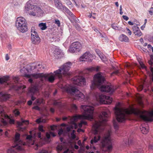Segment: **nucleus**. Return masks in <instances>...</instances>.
Masks as SVG:
<instances>
[{"label": "nucleus", "instance_id": "bf43d9fd", "mask_svg": "<svg viewBox=\"0 0 153 153\" xmlns=\"http://www.w3.org/2000/svg\"><path fill=\"white\" fill-rule=\"evenodd\" d=\"M122 6L121 5L120 6V15H122L123 13V12L122 11Z\"/></svg>", "mask_w": 153, "mask_h": 153}, {"label": "nucleus", "instance_id": "cd10ccee", "mask_svg": "<svg viewBox=\"0 0 153 153\" xmlns=\"http://www.w3.org/2000/svg\"><path fill=\"white\" fill-rule=\"evenodd\" d=\"M140 129L142 133L144 134H147L149 131L147 127L146 128L145 127H144L143 125H141L140 126Z\"/></svg>", "mask_w": 153, "mask_h": 153}, {"label": "nucleus", "instance_id": "13d9d810", "mask_svg": "<svg viewBox=\"0 0 153 153\" xmlns=\"http://www.w3.org/2000/svg\"><path fill=\"white\" fill-rule=\"evenodd\" d=\"M32 137L31 135H28L26 137V139L29 140H31Z\"/></svg>", "mask_w": 153, "mask_h": 153}, {"label": "nucleus", "instance_id": "6ab92c4d", "mask_svg": "<svg viewBox=\"0 0 153 153\" xmlns=\"http://www.w3.org/2000/svg\"><path fill=\"white\" fill-rule=\"evenodd\" d=\"M44 78L45 81H47L49 82L53 83L55 79V76L50 74H44Z\"/></svg>", "mask_w": 153, "mask_h": 153}, {"label": "nucleus", "instance_id": "774afa93", "mask_svg": "<svg viewBox=\"0 0 153 153\" xmlns=\"http://www.w3.org/2000/svg\"><path fill=\"white\" fill-rule=\"evenodd\" d=\"M42 122V121H41V119L40 118L36 120V122L39 123H40Z\"/></svg>", "mask_w": 153, "mask_h": 153}, {"label": "nucleus", "instance_id": "864d4df0", "mask_svg": "<svg viewBox=\"0 0 153 153\" xmlns=\"http://www.w3.org/2000/svg\"><path fill=\"white\" fill-rule=\"evenodd\" d=\"M29 14L30 15L33 16H35L36 15V13L33 11L30 12Z\"/></svg>", "mask_w": 153, "mask_h": 153}, {"label": "nucleus", "instance_id": "de8ad7c7", "mask_svg": "<svg viewBox=\"0 0 153 153\" xmlns=\"http://www.w3.org/2000/svg\"><path fill=\"white\" fill-rule=\"evenodd\" d=\"M32 109H35L39 111H40V108L38 106H36L33 107L32 108Z\"/></svg>", "mask_w": 153, "mask_h": 153}, {"label": "nucleus", "instance_id": "09e8293b", "mask_svg": "<svg viewBox=\"0 0 153 153\" xmlns=\"http://www.w3.org/2000/svg\"><path fill=\"white\" fill-rule=\"evenodd\" d=\"M21 121L22 123H25L26 125L29 124V121L28 120H24L22 118H21Z\"/></svg>", "mask_w": 153, "mask_h": 153}, {"label": "nucleus", "instance_id": "9d476101", "mask_svg": "<svg viewBox=\"0 0 153 153\" xmlns=\"http://www.w3.org/2000/svg\"><path fill=\"white\" fill-rule=\"evenodd\" d=\"M82 48L81 44L78 42L73 43L70 47L69 51L71 53L79 52Z\"/></svg>", "mask_w": 153, "mask_h": 153}, {"label": "nucleus", "instance_id": "a19ab883", "mask_svg": "<svg viewBox=\"0 0 153 153\" xmlns=\"http://www.w3.org/2000/svg\"><path fill=\"white\" fill-rule=\"evenodd\" d=\"M43 100L42 99H37L36 101V102L37 104H41L42 103Z\"/></svg>", "mask_w": 153, "mask_h": 153}, {"label": "nucleus", "instance_id": "69168bd1", "mask_svg": "<svg viewBox=\"0 0 153 153\" xmlns=\"http://www.w3.org/2000/svg\"><path fill=\"white\" fill-rule=\"evenodd\" d=\"M47 151L45 150H41L39 153H48Z\"/></svg>", "mask_w": 153, "mask_h": 153}, {"label": "nucleus", "instance_id": "b1692460", "mask_svg": "<svg viewBox=\"0 0 153 153\" xmlns=\"http://www.w3.org/2000/svg\"><path fill=\"white\" fill-rule=\"evenodd\" d=\"M108 116V114L105 111H102V115L100 116L101 122H104L107 121V118ZM101 122H100V123Z\"/></svg>", "mask_w": 153, "mask_h": 153}, {"label": "nucleus", "instance_id": "412c9836", "mask_svg": "<svg viewBox=\"0 0 153 153\" xmlns=\"http://www.w3.org/2000/svg\"><path fill=\"white\" fill-rule=\"evenodd\" d=\"M26 23V20L24 18L21 16L17 18L16 21V26L21 25Z\"/></svg>", "mask_w": 153, "mask_h": 153}, {"label": "nucleus", "instance_id": "f8f14e48", "mask_svg": "<svg viewBox=\"0 0 153 153\" xmlns=\"http://www.w3.org/2000/svg\"><path fill=\"white\" fill-rule=\"evenodd\" d=\"M73 83L79 86H83L85 84V78L81 76H77L74 78Z\"/></svg>", "mask_w": 153, "mask_h": 153}, {"label": "nucleus", "instance_id": "f03ea898", "mask_svg": "<svg viewBox=\"0 0 153 153\" xmlns=\"http://www.w3.org/2000/svg\"><path fill=\"white\" fill-rule=\"evenodd\" d=\"M61 88L63 91L73 96L74 98L79 101H82L85 98L84 95L75 87L69 85H66L62 87Z\"/></svg>", "mask_w": 153, "mask_h": 153}, {"label": "nucleus", "instance_id": "49530a36", "mask_svg": "<svg viewBox=\"0 0 153 153\" xmlns=\"http://www.w3.org/2000/svg\"><path fill=\"white\" fill-rule=\"evenodd\" d=\"M1 122L4 126H6L7 124V123L6 120H4V119H2L1 120Z\"/></svg>", "mask_w": 153, "mask_h": 153}, {"label": "nucleus", "instance_id": "8fccbe9b", "mask_svg": "<svg viewBox=\"0 0 153 153\" xmlns=\"http://www.w3.org/2000/svg\"><path fill=\"white\" fill-rule=\"evenodd\" d=\"M73 128V127L72 126H68V127H67L66 129V131L67 132H68L70 131L71 128Z\"/></svg>", "mask_w": 153, "mask_h": 153}, {"label": "nucleus", "instance_id": "37998d69", "mask_svg": "<svg viewBox=\"0 0 153 153\" xmlns=\"http://www.w3.org/2000/svg\"><path fill=\"white\" fill-rule=\"evenodd\" d=\"M54 23L56 24H57L58 26H59V27L60 26V21L58 19H55Z\"/></svg>", "mask_w": 153, "mask_h": 153}, {"label": "nucleus", "instance_id": "2f4dec72", "mask_svg": "<svg viewBox=\"0 0 153 153\" xmlns=\"http://www.w3.org/2000/svg\"><path fill=\"white\" fill-rule=\"evenodd\" d=\"M13 113L15 117H17L20 114V112L18 111L17 109H15L13 111Z\"/></svg>", "mask_w": 153, "mask_h": 153}, {"label": "nucleus", "instance_id": "a878e982", "mask_svg": "<svg viewBox=\"0 0 153 153\" xmlns=\"http://www.w3.org/2000/svg\"><path fill=\"white\" fill-rule=\"evenodd\" d=\"M119 40L121 42H129L128 38L125 35L122 34L119 37Z\"/></svg>", "mask_w": 153, "mask_h": 153}, {"label": "nucleus", "instance_id": "1a4fd4ad", "mask_svg": "<svg viewBox=\"0 0 153 153\" xmlns=\"http://www.w3.org/2000/svg\"><path fill=\"white\" fill-rule=\"evenodd\" d=\"M30 33L32 43L35 45H38L40 42V39L35 30L34 27H32L31 28Z\"/></svg>", "mask_w": 153, "mask_h": 153}, {"label": "nucleus", "instance_id": "423d86ee", "mask_svg": "<svg viewBox=\"0 0 153 153\" xmlns=\"http://www.w3.org/2000/svg\"><path fill=\"white\" fill-rule=\"evenodd\" d=\"M115 114L116 119L119 122H124L126 120V115L130 114L127 110H122L119 108L115 107Z\"/></svg>", "mask_w": 153, "mask_h": 153}, {"label": "nucleus", "instance_id": "393cba45", "mask_svg": "<svg viewBox=\"0 0 153 153\" xmlns=\"http://www.w3.org/2000/svg\"><path fill=\"white\" fill-rule=\"evenodd\" d=\"M132 142V140H131L129 141V140L126 138L123 141L121 145L123 146H128L130 144H131Z\"/></svg>", "mask_w": 153, "mask_h": 153}, {"label": "nucleus", "instance_id": "2eb2a0df", "mask_svg": "<svg viewBox=\"0 0 153 153\" xmlns=\"http://www.w3.org/2000/svg\"><path fill=\"white\" fill-rule=\"evenodd\" d=\"M100 90L102 92H110L111 93H112L114 91V89L109 85H102L100 87Z\"/></svg>", "mask_w": 153, "mask_h": 153}, {"label": "nucleus", "instance_id": "c756f323", "mask_svg": "<svg viewBox=\"0 0 153 153\" xmlns=\"http://www.w3.org/2000/svg\"><path fill=\"white\" fill-rule=\"evenodd\" d=\"M9 77H6L4 78H0V83L3 84L6 82L8 80Z\"/></svg>", "mask_w": 153, "mask_h": 153}, {"label": "nucleus", "instance_id": "a211bd4d", "mask_svg": "<svg viewBox=\"0 0 153 153\" xmlns=\"http://www.w3.org/2000/svg\"><path fill=\"white\" fill-rule=\"evenodd\" d=\"M16 27L17 29L22 33L26 32L28 30V26L27 23Z\"/></svg>", "mask_w": 153, "mask_h": 153}, {"label": "nucleus", "instance_id": "680f3d73", "mask_svg": "<svg viewBox=\"0 0 153 153\" xmlns=\"http://www.w3.org/2000/svg\"><path fill=\"white\" fill-rule=\"evenodd\" d=\"M126 29L127 30V31H128V34L129 35H131V31H130V30L127 27V28H126Z\"/></svg>", "mask_w": 153, "mask_h": 153}, {"label": "nucleus", "instance_id": "9b49d317", "mask_svg": "<svg viewBox=\"0 0 153 153\" xmlns=\"http://www.w3.org/2000/svg\"><path fill=\"white\" fill-rule=\"evenodd\" d=\"M101 123H100L98 124V123H96L94 126L96 128V129L94 131V134L96 135L94 137V139H92L91 141V143L93 144L94 143H96L99 141L100 138V136L97 135L98 133V130L99 128L101 126Z\"/></svg>", "mask_w": 153, "mask_h": 153}, {"label": "nucleus", "instance_id": "4468645a", "mask_svg": "<svg viewBox=\"0 0 153 153\" xmlns=\"http://www.w3.org/2000/svg\"><path fill=\"white\" fill-rule=\"evenodd\" d=\"M44 75L43 73H35L31 74H25L24 76L28 78L33 77L35 79L40 78L42 82L43 81V78H44Z\"/></svg>", "mask_w": 153, "mask_h": 153}, {"label": "nucleus", "instance_id": "39448f33", "mask_svg": "<svg viewBox=\"0 0 153 153\" xmlns=\"http://www.w3.org/2000/svg\"><path fill=\"white\" fill-rule=\"evenodd\" d=\"M105 79L101 73L96 74L94 77V80L91 82L90 87L91 89H94L97 86L101 85L104 82Z\"/></svg>", "mask_w": 153, "mask_h": 153}, {"label": "nucleus", "instance_id": "bb28decb", "mask_svg": "<svg viewBox=\"0 0 153 153\" xmlns=\"http://www.w3.org/2000/svg\"><path fill=\"white\" fill-rule=\"evenodd\" d=\"M54 1L56 7L59 9H61L63 6L60 1L59 0H54Z\"/></svg>", "mask_w": 153, "mask_h": 153}, {"label": "nucleus", "instance_id": "20e7f679", "mask_svg": "<svg viewBox=\"0 0 153 153\" xmlns=\"http://www.w3.org/2000/svg\"><path fill=\"white\" fill-rule=\"evenodd\" d=\"M134 114L138 116L142 120L145 121H153V111L147 112L145 111L137 110L134 111Z\"/></svg>", "mask_w": 153, "mask_h": 153}, {"label": "nucleus", "instance_id": "c85d7f7f", "mask_svg": "<svg viewBox=\"0 0 153 153\" xmlns=\"http://www.w3.org/2000/svg\"><path fill=\"white\" fill-rule=\"evenodd\" d=\"M39 26L40 29L42 30H45L47 27L46 23H43L42 22L40 23L39 25Z\"/></svg>", "mask_w": 153, "mask_h": 153}, {"label": "nucleus", "instance_id": "c03bdc74", "mask_svg": "<svg viewBox=\"0 0 153 153\" xmlns=\"http://www.w3.org/2000/svg\"><path fill=\"white\" fill-rule=\"evenodd\" d=\"M13 79L16 83L18 82L19 79L18 76H14L13 77Z\"/></svg>", "mask_w": 153, "mask_h": 153}, {"label": "nucleus", "instance_id": "0e129e2a", "mask_svg": "<svg viewBox=\"0 0 153 153\" xmlns=\"http://www.w3.org/2000/svg\"><path fill=\"white\" fill-rule=\"evenodd\" d=\"M63 130L62 129H60L59 131L58 134L59 135H60L62 134L63 132Z\"/></svg>", "mask_w": 153, "mask_h": 153}, {"label": "nucleus", "instance_id": "72a5a7b5", "mask_svg": "<svg viewBox=\"0 0 153 153\" xmlns=\"http://www.w3.org/2000/svg\"><path fill=\"white\" fill-rule=\"evenodd\" d=\"M100 68V67L99 66H97L95 68L92 67L91 68H89V70L91 71H99Z\"/></svg>", "mask_w": 153, "mask_h": 153}, {"label": "nucleus", "instance_id": "4be33fe9", "mask_svg": "<svg viewBox=\"0 0 153 153\" xmlns=\"http://www.w3.org/2000/svg\"><path fill=\"white\" fill-rule=\"evenodd\" d=\"M42 85L43 84L34 85L31 88L29 91L30 93L34 94L35 92L38 91L42 88Z\"/></svg>", "mask_w": 153, "mask_h": 153}, {"label": "nucleus", "instance_id": "6e6d98bb", "mask_svg": "<svg viewBox=\"0 0 153 153\" xmlns=\"http://www.w3.org/2000/svg\"><path fill=\"white\" fill-rule=\"evenodd\" d=\"M71 137L72 139H74L76 137V135L74 134H73V133H72L71 134Z\"/></svg>", "mask_w": 153, "mask_h": 153}, {"label": "nucleus", "instance_id": "58836bf2", "mask_svg": "<svg viewBox=\"0 0 153 153\" xmlns=\"http://www.w3.org/2000/svg\"><path fill=\"white\" fill-rule=\"evenodd\" d=\"M67 14L70 16L73 19H74L75 18V16L70 10Z\"/></svg>", "mask_w": 153, "mask_h": 153}, {"label": "nucleus", "instance_id": "f3484780", "mask_svg": "<svg viewBox=\"0 0 153 153\" xmlns=\"http://www.w3.org/2000/svg\"><path fill=\"white\" fill-rule=\"evenodd\" d=\"M99 98L100 102L103 103H105V101L107 100L109 101L108 104H110L112 102V99L109 96H106L103 94L99 95Z\"/></svg>", "mask_w": 153, "mask_h": 153}, {"label": "nucleus", "instance_id": "4c0bfd02", "mask_svg": "<svg viewBox=\"0 0 153 153\" xmlns=\"http://www.w3.org/2000/svg\"><path fill=\"white\" fill-rule=\"evenodd\" d=\"M56 149L58 151H61L63 149V147L61 145H59L56 147Z\"/></svg>", "mask_w": 153, "mask_h": 153}, {"label": "nucleus", "instance_id": "7ed1b4c3", "mask_svg": "<svg viewBox=\"0 0 153 153\" xmlns=\"http://www.w3.org/2000/svg\"><path fill=\"white\" fill-rule=\"evenodd\" d=\"M72 65V63L70 62L64 64L59 69L54 71L55 76L59 79L61 78L63 76H69L71 74L69 71Z\"/></svg>", "mask_w": 153, "mask_h": 153}, {"label": "nucleus", "instance_id": "ea45409f", "mask_svg": "<svg viewBox=\"0 0 153 153\" xmlns=\"http://www.w3.org/2000/svg\"><path fill=\"white\" fill-rule=\"evenodd\" d=\"M63 11L68 14L70 10L65 6L63 7Z\"/></svg>", "mask_w": 153, "mask_h": 153}, {"label": "nucleus", "instance_id": "f257e3e1", "mask_svg": "<svg viewBox=\"0 0 153 153\" xmlns=\"http://www.w3.org/2000/svg\"><path fill=\"white\" fill-rule=\"evenodd\" d=\"M82 111H83V114L76 115L73 117H70L71 123L74 124L76 127V124L75 122L78 119L91 120L93 119L94 108L89 105H82L81 106Z\"/></svg>", "mask_w": 153, "mask_h": 153}, {"label": "nucleus", "instance_id": "5701e85b", "mask_svg": "<svg viewBox=\"0 0 153 153\" xmlns=\"http://www.w3.org/2000/svg\"><path fill=\"white\" fill-rule=\"evenodd\" d=\"M10 97V95L2 92L0 93V101H5Z\"/></svg>", "mask_w": 153, "mask_h": 153}, {"label": "nucleus", "instance_id": "0eeeda50", "mask_svg": "<svg viewBox=\"0 0 153 153\" xmlns=\"http://www.w3.org/2000/svg\"><path fill=\"white\" fill-rule=\"evenodd\" d=\"M112 141L110 132L108 131L103 137L102 141V146L106 148L108 151L111 150L112 147Z\"/></svg>", "mask_w": 153, "mask_h": 153}, {"label": "nucleus", "instance_id": "473e14b6", "mask_svg": "<svg viewBox=\"0 0 153 153\" xmlns=\"http://www.w3.org/2000/svg\"><path fill=\"white\" fill-rule=\"evenodd\" d=\"M53 105L58 107H60L62 105V103L59 101L55 100L53 102Z\"/></svg>", "mask_w": 153, "mask_h": 153}, {"label": "nucleus", "instance_id": "e433bc0d", "mask_svg": "<svg viewBox=\"0 0 153 153\" xmlns=\"http://www.w3.org/2000/svg\"><path fill=\"white\" fill-rule=\"evenodd\" d=\"M58 37H59L56 36H55L51 38V39L52 40V41L55 42L56 41H58L59 40V39Z\"/></svg>", "mask_w": 153, "mask_h": 153}, {"label": "nucleus", "instance_id": "c9c22d12", "mask_svg": "<svg viewBox=\"0 0 153 153\" xmlns=\"http://www.w3.org/2000/svg\"><path fill=\"white\" fill-rule=\"evenodd\" d=\"M61 53V51L58 49L56 48L54 50V53L56 55H59Z\"/></svg>", "mask_w": 153, "mask_h": 153}, {"label": "nucleus", "instance_id": "052dcab7", "mask_svg": "<svg viewBox=\"0 0 153 153\" xmlns=\"http://www.w3.org/2000/svg\"><path fill=\"white\" fill-rule=\"evenodd\" d=\"M122 17L126 21L128 20L129 19L128 17L126 16L123 15V16Z\"/></svg>", "mask_w": 153, "mask_h": 153}, {"label": "nucleus", "instance_id": "7c9ffc66", "mask_svg": "<svg viewBox=\"0 0 153 153\" xmlns=\"http://www.w3.org/2000/svg\"><path fill=\"white\" fill-rule=\"evenodd\" d=\"M111 27L114 29L117 30H120L121 29V27H120L117 26L114 24L111 25Z\"/></svg>", "mask_w": 153, "mask_h": 153}, {"label": "nucleus", "instance_id": "aec40b11", "mask_svg": "<svg viewBox=\"0 0 153 153\" xmlns=\"http://www.w3.org/2000/svg\"><path fill=\"white\" fill-rule=\"evenodd\" d=\"M133 33L136 36L138 37L141 36L142 33L141 31L139 28L136 25L133 26L132 27Z\"/></svg>", "mask_w": 153, "mask_h": 153}, {"label": "nucleus", "instance_id": "dca6fc26", "mask_svg": "<svg viewBox=\"0 0 153 153\" xmlns=\"http://www.w3.org/2000/svg\"><path fill=\"white\" fill-rule=\"evenodd\" d=\"M34 8L35 9V10L36 11L37 13L40 12L41 11V9L40 7H37L33 4H31L29 2L27 3L25 6V10L26 11H29Z\"/></svg>", "mask_w": 153, "mask_h": 153}, {"label": "nucleus", "instance_id": "79ce46f5", "mask_svg": "<svg viewBox=\"0 0 153 153\" xmlns=\"http://www.w3.org/2000/svg\"><path fill=\"white\" fill-rule=\"evenodd\" d=\"M113 125L114 128L115 129L117 130L118 128V126L116 122L114 121L113 122Z\"/></svg>", "mask_w": 153, "mask_h": 153}, {"label": "nucleus", "instance_id": "5fc2aeb1", "mask_svg": "<svg viewBox=\"0 0 153 153\" xmlns=\"http://www.w3.org/2000/svg\"><path fill=\"white\" fill-rule=\"evenodd\" d=\"M148 39L149 42L153 43V36L148 37Z\"/></svg>", "mask_w": 153, "mask_h": 153}, {"label": "nucleus", "instance_id": "a18cd8bd", "mask_svg": "<svg viewBox=\"0 0 153 153\" xmlns=\"http://www.w3.org/2000/svg\"><path fill=\"white\" fill-rule=\"evenodd\" d=\"M119 73V71L118 70H116L113 72L111 74V75L113 76L114 74H115L116 75H117Z\"/></svg>", "mask_w": 153, "mask_h": 153}, {"label": "nucleus", "instance_id": "6e6552de", "mask_svg": "<svg viewBox=\"0 0 153 153\" xmlns=\"http://www.w3.org/2000/svg\"><path fill=\"white\" fill-rule=\"evenodd\" d=\"M20 136V134L18 133H16L15 136V143L16 145L12 146L10 149L7 151V153H17L19 150H22L21 146L18 145L16 143L19 141Z\"/></svg>", "mask_w": 153, "mask_h": 153}, {"label": "nucleus", "instance_id": "4d7b16f0", "mask_svg": "<svg viewBox=\"0 0 153 153\" xmlns=\"http://www.w3.org/2000/svg\"><path fill=\"white\" fill-rule=\"evenodd\" d=\"M14 120L13 119H10L9 120V123L10 124H14Z\"/></svg>", "mask_w": 153, "mask_h": 153}, {"label": "nucleus", "instance_id": "e2e57ef3", "mask_svg": "<svg viewBox=\"0 0 153 153\" xmlns=\"http://www.w3.org/2000/svg\"><path fill=\"white\" fill-rule=\"evenodd\" d=\"M3 111V107L1 105H0V114L2 113Z\"/></svg>", "mask_w": 153, "mask_h": 153}, {"label": "nucleus", "instance_id": "338daca9", "mask_svg": "<svg viewBox=\"0 0 153 153\" xmlns=\"http://www.w3.org/2000/svg\"><path fill=\"white\" fill-rule=\"evenodd\" d=\"M76 28L78 30H80L81 27L78 25H77L76 26Z\"/></svg>", "mask_w": 153, "mask_h": 153}, {"label": "nucleus", "instance_id": "ddd939ff", "mask_svg": "<svg viewBox=\"0 0 153 153\" xmlns=\"http://www.w3.org/2000/svg\"><path fill=\"white\" fill-rule=\"evenodd\" d=\"M93 56L89 52H86L79 58L81 61H88L91 62L92 60Z\"/></svg>", "mask_w": 153, "mask_h": 153}, {"label": "nucleus", "instance_id": "3c124183", "mask_svg": "<svg viewBox=\"0 0 153 153\" xmlns=\"http://www.w3.org/2000/svg\"><path fill=\"white\" fill-rule=\"evenodd\" d=\"M39 131L42 132H44L45 131L43 129V126H40L39 128Z\"/></svg>", "mask_w": 153, "mask_h": 153}, {"label": "nucleus", "instance_id": "f704fd0d", "mask_svg": "<svg viewBox=\"0 0 153 153\" xmlns=\"http://www.w3.org/2000/svg\"><path fill=\"white\" fill-rule=\"evenodd\" d=\"M71 109L74 112H75L77 110V107L74 104H71Z\"/></svg>", "mask_w": 153, "mask_h": 153}, {"label": "nucleus", "instance_id": "603ef678", "mask_svg": "<svg viewBox=\"0 0 153 153\" xmlns=\"http://www.w3.org/2000/svg\"><path fill=\"white\" fill-rule=\"evenodd\" d=\"M17 89H16V90H19L22 88H23V86L22 85H17Z\"/></svg>", "mask_w": 153, "mask_h": 153}]
</instances>
